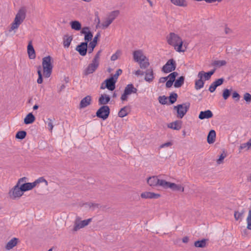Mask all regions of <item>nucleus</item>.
<instances>
[{"mask_svg": "<svg viewBox=\"0 0 251 251\" xmlns=\"http://www.w3.org/2000/svg\"><path fill=\"white\" fill-rule=\"evenodd\" d=\"M168 44L174 47L178 52H184L187 49V44L178 34L170 33L166 37Z\"/></svg>", "mask_w": 251, "mask_h": 251, "instance_id": "f257e3e1", "label": "nucleus"}, {"mask_svg": "<svg viewBox=\"0 0 251 251\" xmlns=\"http://www.w3.org/2000/svg\"><path fill=\"white\" fill-rule=\"evenodd\" d=\"M26 9L25 7L21 8L16 14L13 22L11 24L10 31L17 29L24 22L26 17Z\"/></svg>", "mask_w": 251, "mask_h": 251, "instance_id": "f03ea898", "label": "nucleus"}, {"mask_svg": "<svg viewBox=\"0 0 251 251\" xmlns=\"http://www.w3.org/2000/svg\"><path fill=\"white\" fill-rule=\"evenodd\" d=\"M53 58L50 55L42 58V65L43 74L45 77L49 78L52 73L53 69Z\"/></svg>", "mask_w": 251, "mask_h": 251, "instance_id": "7ed1b4c3", "label": "nucleus"}, {"mask_svg": "<svg viewBox=\"0 0 251 251\" xmlns=\"http://www.w3.org/2000/svg\"><path fill=\"white\" fill-rule=\"evenodd\" d=\"M26 179V178L25 177L20 178L16 185L10 190L9 196L10 198L15 199L16 198L21 197L23 195L24 192L20 185L22 182H25Z\"/></svg>", "mask_w": 251, "mask_h": 251, "instance_id": "20e7f679", "label": "nucleus"}, {"mask_svg": "<svg viewBox=\"0 0 251 251\" xmlns=\"http://www.w3.org/2000/svg\"><path fill=\"white\" fill-rule=\"evenodd\" d=\"M189 107V103H184L174 106V109L177 111V117L182 118L188 110Z\"/></svg>", "mask_w": 251, "mask_h": 251, "instance_id": "39448f33", "label": "nucleus"}, {"mask_svg": "<svg viewBox=\"0 0 251 251\" xmlns=\"http://www.w3.org/2000/svg\"><path fill=\"white\" fill-rule=\"evenodd\" d=\"M137 89L135 88L132 84L126 85L124 90V93L122 95L121 100L122 101L127 100L128 97L132 93H136Z\"/></svg>", "mask_w": 251, "mask_h": 251, "instance_id": "423d86ee", "label": "nucleus"}, {"mask_svg": "<svg viewBox=\"0 0 251 251\" xmlns=\"http://www.w3.org/2000/svg\"><path fill=\"white\" fill-rule=\"evenodd\" d=\"M162 185H164L163 188H170L173 191H180L182 192L184 190V187L182 184L172 183L168 182L166 180H165L164 183H162Z\"/></svg>", "mask_w": 251, "mask_h": 251, "instance_id": "0eeeda50", "label": "nucleus"}, {"mask_svg": "<svg viewBox=\"0 0 251 251\" xmlns=\"http://www.w3.org/2000/svg\"><path fill=\"white\" fill-rule=\"evenodd\" d=\"M147 183L150 186L154 187L159 186L163 188L164 185L162 183L165 182V180L159 179L157 176H152L148 178Z\"/></svg>", "mask_w": 251, "mask_h": 251, "instance_id": "6e6552de", "label": "nucleus"}, {"mask_svg": "<svg viewBox=\"0 0 251 251\" xmlns=\"http://www.w3.org/2000/svg\"><path fill=\"white\" fill-rule=\"evenodd\" d=\"M110 113V109L108 106L103 105L98 109L96 113V116L103 120H106Z\"/></svg>", "mask_w": 251, "mask_h": 251, "instance_id": "1a4fd4ad", "label": "nucleus"}, {"mask_svg": "<svg viewBox=\"0 0 251 251\" xmlns=\"http://www.w3.org/2000/svg\"><path fill=\"white\" fill-rule=\"evenodd\" d=\"M176 63L175 61L171 59L163 66L162 71L165 73H169L175 70Z\"/></svg>", "mask_w": 251, "mask_h": 251, "instance_id": "9d476101", "label": "nucleus"}, {"mask_svg": "<svg viewBox=\"0 0 251 251\" xmlns=\"http://www.w3.org/2000/svg\"><path fill=\"white\" fill-rule=\"evenodd\" d=\"M99 66V63L92 60V62L90 63L83 71V74L85 75H87L93 73L98 68Z\"/></svg>", "mask_w": 251, "mask_h": 251, "instance_id": "9b49d317", "label": "nucleus"}, {"mask_svg": "<svg viewBox=\"0 0 251 251\" xmlns=\"http://www.w3.org/2000/svg\"><path fill=\"white\" fill-rule=\"evenodd\" d=\"M90 221L91 219H90L83 221H76L75 224L74 230L75 231H77L79 229L85 227V226H87L89 224Z\"/></svg>", "mask_w": 251, "mask_h": 251, "instance_id": "f8f14e48", "label": "nucleus"}, {"mask_svg": "<svg viewBox=\"0 0 251 251\" xmlns=\"http://www.w3.org/2000/svg\"><path fill=\"white\" fill-rule=\"evenodd\" d=\"M141 197L143 199H157L160 197V195L151 192H144L141 194Z\"/></svg>", "mask_w": 251, "mask_h": 251, "instance_id": "ddd939ff", "label": "nucleus"}, {"mask_svg": "<svg viewBox=\"0 0 251 251\" xmlns=\"http://www.w3.org/2000/svg\"><path fill=\"white\" fill-rule=\"evenodd\" d=\"M88 48V44L87 43H81L80 45L76 47V50L82 56H85L86 54Z\"/></svg>", "mask_w": 251, "mask_h": 251, "instance_id": "4468645a", "label": "nucleus"}, {"mask_svg": "<svg viewBox=\"0 0 251 251\" xmlns=\"http://www.w3.org/2000/svg\"><path fill=\"white\" fill-rule=\"evenodd\" d=\"M133 55L134 61L137 62H139L141 60H144L146 57L141 50L134 51L133 53Z\"/></svg>", "mask_w": 251, "mask_h": 251, "instance_id": "2eb2a0df", "label": "nucleus"}, {"mask_svg": "<svg viewBox=\"0 0 251 251\" xmlns=\"http://www.w3.org/2000/svg\"><path fill=\"white\" fill-rule=\"evenodd\" d=\"M145 74V80L149 83L151 82L154 78V72L152 69H150L147 70L144 73Z\"/></svg>", "mask_w": 251, "mask_h": 251, "instance_id": "dca6fc26", "label": "nucleus"}, {"mask_svg": "<svg viewBox=\"0 0 251 251\" xmlns=\"http://www.w3.org/2000/svg\"><path fill=\"white\" fill-rule=\"evenodd\" d=\"M116 81L113 77H110L105 80V87L110 91L114 90Z\"/></svg>", "mask_w": 251, "mask_h": 251, "instance_id": "f3484780", "label": "nucleus"}, {"mask_svg": "<svg viewBox=\"0 0 251 251\" xmlns=\"http://www.w3.org/2000/svg\"><path fill=\"white\" fill-rule=\"evenodd\" d=\"M215 71L212 70L207 73L203 71H201L198 73V77L199 78L203 79L204 80H208L210 78L211 75L214 73Z\"/></svg>", "mask_w": 251, "mask_h": 251, "instance_id": "a211bd4d", "label": "nucleus"}, {"mask_svg": "<svg viewBox=\"0 0 251 251\" xmlns=\"http://www.w3.org/2000/svg\"><path fill=\"white\" fill-rule=\"evenodd\" d=\"M167 126L169 128L174 130H179L182 127V121L177 120L170 123L168 124Z\"/></svg>", "mask_w": 251, "mask_h": 251, "instance_id": "6ab92c4d", "label": "nucleus"}, {"mask_svg": "<svg viewBox=\"0 0 251 251\" xmlns=\"http://www.w3.org/2000/svg\"><path fill=\"white\" fill-rule=\"evenodd\" d=\"M92 98L90 96H87L81 100L79 107L80 108H85L89 105L91 103Z\"/></svg>", "mask_w": 251, "mask_h": 251, "instance_id": "aec40b11", "label": "nucleus"}, {"mask_svg": "<svg viewBox=\"0 0 251 251\" xmlns=\"http://www.w3.org/2000/svg\"><path fill=\"white\" fill-rule=\"evenodd\" d=\"M213 113L210 110H207L204 111H201L199 115V118L201 120L205 119H209L213 117Z\"/></svg>", "mask_w": 251, "mask_h": 251, "instance_id": "412c9836", "label": "nucleus"}, {"mask_svg": "<svg viewBox=\"0 0 251 251\" xmlns=\"http://www.w3.org/2000/svg\"><path fill=\"white\" fill-rule=\"evenodd\" d=\"M245 213V209H242L240 210L235 211L234 216L235 220L238 221L239 222L242 221L244 217Z\"/></svg>", "mask_w": 251, "mask_h": 251, "instance_id": "4be33fe9", "label": "nucleus"}, {"mask_svg": "<svg viewBox=\"0 0 251 251\" xmlns=\"http://www.w3.org/2000/svg\"><path fill=\"white\" fill-rule=\"evenodd\" d=\"M171 2L174 5L186 7L188 5V2L187 0H170Z\"/></svg>", "mask_w": 251, "mask_h": 251, "instance_id": "5701e85b", "label": "nucleus"}, {"mask_svg": "<svg viewBox=\"0 0 251 251\" xmlns=\"http://www.w3.org/2000/svg\"><path fill=\"white\" fill-rule=\"evenodd\" d=\"M27 53L30 59H34L35 58V52L32 45L31 42H30L27 46Z\"/></svg>", "mask_w": 251, "mask_h": 251, "instance_id": "b1692460", "label": "nucleus"}, {"mask_svg": "<svg viewBox=\"0 0 251 251\" xmlns=\"http://www.w3.org/2000/svg\"><path fill=\"white\" fill-rule=\"evenodd\" d=\"M73 36L69 35H65L63 37V45L65 48H68L73 40Z\"/></svg>", "mask_w": 251, "mask_h": 251, "instance_id": "393cba45", "label": "nucleus"}, {"mask_svg": "<svg viewBox=\"0 0 251 251\" xmlns=\"http://www.w3.org/2000/svg\"><path fill=\"white\" fill-rule=\"evenodd\" d=\"M20 186L24 192L32 189L35 187V184L33 182H27L20 185Z\"/></svg>", "mask_w": 251, "mask_h": 251, "instance_id": "a878e982", "label": "nucleus"}, {"mask_svg": "<svg viewBox=\"0 0 251 251\" xmlns=\"http://www.w3.org/2000/svg\"><path fill=\"white\" fill-rule=\"evenodd\" d=\"M18 239L17 238H13L6 245L5 248L10 250L16 246L17 244Z\"/></svg>", "mask_w": 251, "mask_h": 251, "instance_id": "bb28decb", "label": "nucleus"}, {"mask_svg": "<svg viewBox=\"0 0 251 251\" xmlns=\"http://www.w3.org/2000/svg\"><path fill=\"white\" fill-rule=\"evenodd\" d=\"M70 25L72 29L79 31L81 29V24L78 21H72L70 23Z\"/></svg>", "mask_w": 251, "mask_h": 251, "instance_id": "cd10ccee", "label": "nucleus"}, {"mask_svg": "<svg viewBox=\"0 0 251 251\" xmlns=\"http://www.w3.org/2000/svg\"><path fill=\"white\" fill-rule=\"evenodd\" d=\"M216 132L214 130H211L207 136V142L209 144H213L215 141L216 138Z\"/></svg>", "mask_w": 251, "mask_h": 251, "instance_id": "c85d7f7f", "label": "nucleus"}, {"mask_svg": "<svg viewBox=\"0 0 251 251\" xmlns=\"http://www.w3.org/2000/svg\"><path fill=\"white\" fill-rule=\"evenodd\" d=\"M110 100L109 96L105 94L101 95L99 100V104H106L110 101Z\"/></svg>", "mask_w": 251, "mask_h": 251, "instance_id": "c756f323", "label": "nucleus"}, {"mask_svg": "<svg viewBox=\"0 0 251 251\" xmlns=\"http://www.w3.org/2000/svg\"><path fill=\"white\" fill-rule=\"evenodd\" d=\"M35 120V118L32 113H28L24 119L25 124L28 125L33 123Z\"/></svg>", "mask_w": 251, "mask_h": 251, "instance_id": "7c9ffc66", "label": "nucleus"}, {"mask_svg": "<svg viewBox=\"0 0 251 251\" xmlns=\"http://www.w3.org/2000/svg\"><path fill=\"white\" fill-rule=\"evenodd\" d=\"M129 108L127 106H125L121 109L118 113L119 117L123 118L126 116L129 112Z\"/></svg>", "mask_w": 251, "mask_h": 251, "instance_id": "2f4dec72", "label": "nucleus"}, {"mask_svg": "<svg viewBox=\"0 0 251 251\" xmlns=\"http://www.w3.org/2000/svg\"><path fill=\"white\" fill-rule=\"evenodd\" d=\"M119 13L120 12L119 10H115L112 11L108 14L107 18H108V19H109L110 21L113 22V21L118 17Z\"/></svg>", "mask_w": 251, "mask_h": 251, "instance_id": "473e14b6", "label": "nucleus"}, {"mask_svg": "<svg viewBox=\"0 0 251 251\" xmlns=\"http://www.w3.org/2000/svg\"><path fill=\"white\" fill-rule=\"evenodd\" d=\"M204 86V81L202 79L199 78L195 81V88L196 90H200L203 88Z\"/></svg>", "mask_w": 251, "mask_h": 251, "instance_id": "72a5a7b5", "label": "nucleus"}, {"mask_svg": "<svg viewBox=\"0 0 251 251\" xmlns=\"http://www.w3.org/2000/svg\"><path fill=\"white\" fill-rule=\"evenodd\" d=\"M138 63L139 64L140 67L141 69H146L150 65L149 59L147 57H146L144 60H141Z\"/></svg>", "mask_w": 251, "mask_h": 251, "instance_id": "f704fd0d", "label": "nucleus"}, {"mask_svg": "<svg viewBox=\"0 0 251 251\" xmlns=\"http://www.w3.org/2000/svg\"><path fill=\"white\" fill-rule=\"evenodd\" d=\"M184 77L182 76L179 77L178 79H177L174 83V86L176 88L180 87L184 83Z\"/></svg>", "mask_w": 251, "mask_h": 251, "instance_id": "c9c22d12", "label": "nucleus"}, {"mask_svg": "<svg viewBox=\"0 0 251 251\" xmlns=\"http://www.w3.org/2000/svg\"><path fill=\"white\" fill-rule=\"evenodd\" d=\"M195 246L197 248H204L206 246V240L203 239L195 242Z\"/></svg>", "mask_w": 251, "mask_h": 251, "instance_id": "e433bc0d", "label": "nucleus"}, {"mask_svg": "<svg viewBox=\"0 0 251 251\" xmlns=\"http://www.w3.org/2000/svg\"><path fill=\"white\" fill-rule=\"evenodd\" d=\"M226 64V62L225 60H215L213 63V65L216 67H220L225 65Z\"/></svg>", "mask_w": 251, "mask_h": 251, "instance_id": "4c0bfd02", "label": "nucleus"}, {"mask_svg": "<svg viewBox=\"0 0 251 251\" xmlns=\"http://www.w3.org/2000/svg\"><path fill=\"white\" fill-rule=\"evenodd\" d=\"M231 93V90H229L228 89H224L223 92V95H222L223 99L225 100H227L228 98V97H229V96L230 95Z\"/></svg>", "mask_w": 251, "mask_h": 251, "instance_id": "58836bf2", "label": "nucleus"}, {"mask_svg": "<svg viewBox=\"0 0 251 251\" xmlns=\"http://www.w3.org/2000/svg\"><path fill=\"white\" fill-rule=\"evenodd\" d=\"M33 182L34 184H35V187L37 184L42 182H44L45 183L46 186H47L48 185V181L43 177H40L38 178Z\"/></svg>", "mask_w": 251, "mask_h": 251, "instance_id": "ea45409f", "label": "nucleus"}, {"mask_svg": "<svg viewBox=\"0 0 251 251\" xmlns=\"http://www.w3.org/2000/svg\"><path fill=\"white\" fill-rule=\"evenodd\" d=\"M97 44V43L94 42L93 41H92L91 42H90L89 43V45L87 48L89 53H90L92 52L94 48L96 46Z\"/></svg>", "mask_w": 251, "mask_h": 251, "instance_id": "a19ab883", "label": "nucleus"}, {"mask_svg": "<svg viewBox=\"0 0 251 251\" xmlns=\"http://www.w3.org/2000/svg\"><path fill=\"white\" fill-rule=\"evenodd\" d=\"M37 73L38 75V78L37 80V82L38 84H41L43 82V77L41 72V67L40 66H39L38 69Z\"/></svg>", "mask_w": 251, "mask_h": 251, "instance_id": "79ce46f5", "label": "nucleus"}, {"mask_svg": "<svg viewBox=\"0 0 251 251\" xmlns=\"http://www.w3.org/2000/svg\"><path fill=\"white\" fill-rule=\"evenodd\" d=\"M112 22L110 21L108 18H107L101 24H100V27H101L102 28H106L109 26V25L112 23Z\"/></svg>", "mask_w": 251, "mask_h": 251, "instance_id": "37998d69", "label": "nucleus"}, {"mask_svg": "<svg viewBox=\"0 0 251 251\" xmlns=\"http://www.w3.org/2000/svg\"><path fill=\"white\" fill-rule=\"evenodd\" d=\"M45 123L48 126V128L50 131H52V130L53 128V121L50 118H48L47 119V121L45 122Z\"/></svg>", "mask_w": 251, "mask_h": 251, "instance_id": "c03bdc74", "label": "nucleus"}, {"mask_svg": "<svg viewBox=\"0 0 251 251\" xmlns=\"http://www.w3.org/2000/svg\"><path fill=\"white\" fill-rule=\"evenodd\" d=\"M26 134V133L25 131H20L17 133L16 135V137L18 139H23L24 138H25Z\"/></svg>", "mask_w": 251, "mask_h": 251, "instance_id": "a18cd8bd", "label": "nucleus"}, {"mask_svg": "<svg viewBox=\"0 0 251 251\" xmlns=\"http://www.w3.org/2000/svg\"><path fill=\"white\" fill-rule=\"evenodd\" d=\"M247 228L251 230V210L249 211L248 216L247 218Z\"/></svg>", "mask_w": 251, "mask_h": 251, "instance_id": "49530a36", "label": "nucleus"}, {"mask_svg": "<svg viewBox=\"0 0 251 251\" xmlns=\"http://www.w3.org/2000/svg\"><path fill=\"white\" fill-rule=\"evenodd\" d=\"M177 95L176 93H172L169 96V100L170 102L173 104L176 100Z\"/></svg>", "mask_w": 251, "mask_h": 251, "instance_id": "de8ad7c7", "label": "nucleus"}, {"mask_svg": "<svg viewBox=\"0 0 251 251\" xmlns=\"http://www.w3.org/2000/svg\"><path fill=\"white\" fill-rule=\"evenodd\" d=\"M121 54V52L120 50H117L114 54H113L111 57V60L112 61L116 60L120 56Z\"/></svg>", "mask_w": 251, "mask_h": 251, "instance_id": "09e8293b", "label": "nucleus"}, {"mask_svg": "<svg viewBox=\"0 0 251 251\" xmlns=\"http://www.w3.org/2000/svg\"><path fill=\"white\" fill-rule=\"evenodd\" d=\"M93 38V34L90 32V33H88V34H87L84 35V43H87L88 44V42L91 40Z\"/></svg>", "mask_w": 251, "mask_h": 251, "instance_id": "8fccbe9b", "label": "nucleus"}, {"mask_svg": "<svg viewBox=\"0 0 251 251\" xmlns=\"http://www.w3.org/2000/svg\"><path fill=\"white\" fill-rule=\"evenodd\" d=\"M177 75V73L176 72H173L171 73L167 77L170 80L173 81H175V78Z\"/></svg>", "mask_w": 251, "mask_h": 251, "instance_id": "3c124183", "label": "nucleus"}, {"mask_svg": "<svg viewBox=\"0 0 251 251\" xmlns=\"http://www.w3.org/2000/svg\"><path fill=\"white\" fill-rule=\"evenodd\" d=\"M250 148H251V147H250L248 142L247 143L241 144V145L239 147L240 150H242L245 149H247V150H249Z\"/></svg>", "mask_w": 251, "mask_h": 251, "instance_id": "603ef678", "label": "nucleus"}, {"mask_svg": "<svg viewBox=\"0 0 251 251\" xmlns=\"http://www.w3.org/2000/svg\"><path fill=\"white\" fill-rule=\"evenodd\" d=\"M244 99L247 102L250 103L251 101V95L248 93H245L244 95Z\"/></svg>", "mask_w": 251, "mask_h": 251, "instance_id": "864d4df0", "label": "nucleus"}, {"mask_svg": "<svg viewBox=\"0 0 251 251\" xmlns=\"http://www.w3.org/2000/svg\"><path fill=\"white\" fill-rule=\"evenodd\" d=\"M122 73V70L121 69H118L116 73L111 76V77H113V79H114L115 80L117 81L118 76Z\"/></svg>", "mask_w": 251, "mask_h": 251, "instance_id": "5fc2aeb1", "label": "nucleus"}, {"mask_svg": "<svg viewBox=\"0 0 251 251\" xmlns=\"http://www.w3.org/2000/svg\"><path fill=\"white\" fill-rule=\"evenodd\" d=\"M224 82V79L222 78L218 79L217 80L214 81L213 83L217 87L218 86L222 85Z\"/></svg>", "mask_w": 251, "mask_h": 251, "instance_id": "6e6d98bb", "label": "nucleus"}, {"mask_svg": "<svg viewBox=\"0 0 251 251\" xmlns=\"http://www.w3.org/2000/svg\"><path fill=\"white\" fill-rule=\"evenodd\" d=\"M101 53V50H99L97 54L94 56L93 59L92 60L100 63V54Z\"/></svg>", "mask_w": 251, "mask_h": 251, "instance_id": "4d7b16f0", "label": "nucleus"}, {"mask_svg": "<svg viewBox=\"0 0 251 251\" xmlns=\"http://www.w3.org/2000/svg\"><path fill=\"white\" fill-rule=\"evenodd\" d=\"M232 97L236 101H238L240 98L239 94L236 91H234L232 93Z\"/></svg>", "mask_w": 251, "mask_h": 251, "instance_id": "13d9d810", "label": "nucleus"}, {"mask_svg": "<svg viewBox=\"0 0 251 251\" xmlns=\"http://www.w3.org/2000/svg\"><path fill=\"white\" fill-rule=\"evenodd\" d=\"M159 101L160 103L162 104H165L167 103V99L165 96H162L159 97Z\"/></svg>", "mask_w": 251, "mask_h": 251, "instance_id": "bf43d9fd", "label": "nucleus"}, {"mask_svg": "<svg viewBox=\"0 0 251 251\" xmlns=\"http://www.w3.org/2000/svg\"><path fill=\"white\" fill-rule=\"evenodd\" d=\"M90 32V31L89 30V28L88 27H83L80 32L81 34H84V35L87 34H88V33Z\"/></svg>", "mask_w": 251, "mask_h": 251, "instance_id": "052dcab7", "label": "nucleus"}, {"mask_svg": "<svg viewBox=\"0 0 251 251\" xmlns=\"http://www.w3.org/2000/svg\"><path fill=\"white\" fill-rule=\"evenodd\" d=\"M225 157H226V155H225L224 154H221V155L220 156L219 159H217V164H221L223 162V161Z\"/></svg>", "mask_w": 251, "mask_h": 251, "instance_id": "680f3d73", "label": "nucleus"}, {"mask_svg": "<svg viewBox=\"0 0 251 251\" xmlns=\"http://www.w3.org/2000/svg\"><path fill=\"white\" fill-rule=\"evenodd\" d=\"M172 145V143L171 142H168L167 143H165L164 144H162V145H161L160 146V149H162V148H166V147H170Z\"/></svg>", "mask_w": 251, "mask_h": 251, "instance_id": "e2e57ef3", "label": "nucleus"}, {"mask_svg": "<svg viewBox=\"0 0 251 251\" xmlns=\"http://www.w3.org/2000/svg\"><path fill=\"white\" fill-rule=\"evenodd\" d=\"M144 73H145V72H144L143 71H141L140 70H138L137 71H134V74L136 76H141V75H144Z\"/></svg>", "mask_w": 251, "mask_h": 251, "instance_id": "0e129e2a", "label": "nucleus"}, {"mask_svg": "<svg viewBox=\"0 0 251 251\" xmlns=\"http://www.w3.org/2000/svg\"><path fill=\"white\" fill-rule=\"evenodd\" d=\"M216 88H217V87L213 83H212L209 86V91L210 92L213 93L215 91Z\"/></svg>", "mask_w": 251, "mask_h": 251, "instance_id": "69168bd1", "label": "nucleus"}, {"mask_svg": "<svg viewBox=\"0 0 251 251\" xmlns=\"http://www.w3.org/2000/svg\"><path fill=\"white\" fill-rule=\"evenodd\" d=\"M173 82H174V81L170 80L169 79H168V80H167L166 83V87H167V88L171 87L172 86Z\"/></svg>", "mask_w": 251, "mask_h": 251, "instance_id": "338daca9", "label": "nucleus"}, {"mask_svg": "<svg viewBox=\"0 0 251 251\" xmlns=\"http://www.w3.org/2000/svg\"><path fill=\"white\" fill-rule=\"evenodd\" d=\"M95 21L97 23V27L100 26V19L98 15H96Z\"/></svg>", "mask_w": 251, "mask_h": 251, "instance_id": "774afa93", "label": "nucleus"}]
</instances>
